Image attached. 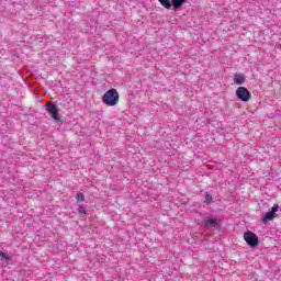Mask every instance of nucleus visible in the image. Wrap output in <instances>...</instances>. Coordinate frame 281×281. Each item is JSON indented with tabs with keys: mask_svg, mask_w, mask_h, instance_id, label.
<instances>
[{
	"mask_svg": "<svg viewBox=\"0 0 281 281\" xmlns=\"http://www.w3.org/2000/svg\"><path fill=\"white\" fill-rule=\"evenodd\" d=\"M244 239L247 241V245H249V247H258L259 241L257 234L247 232L244 234Z\"/></svg>",
	"mask_w": 281,
	"mask_h": 281,
	"instance_id": "obj_4",
	"label": "nucleus"
},
{
	"mask_svg": "<svg viewBox=\"0 0 281 281\" xmlns=\"http://www.w3.org/2000/svg\"><path fill=\"white\" fill-rule=\"evenodd\" d=\"M162 8L170 10L172 8V2L170 0H158Z\"/></svg>",
	"mask_w": 281,
	"mask_h": 281,
	"instance_id": "obj_9",
	"label": "nucleus"
},
{
	"mask_svg": "<svg viewBox=\"0 0 281 281\" xmlns=\"http://www.w3.org/2000/svg\"><path fill=\"white\" fill-rule=\"evenodd\" d=\"M78 212L79 214H87V209H85V206H79Z\"/></svg>",
	"mask_w": 281,
	"mask_h": 281,
	"instance_id": "obj_13",
	"label": "nucleus"
},
{
	"mask_svg": "<svg viewBox=\"0 0 281 281\" xmlns=\"http://www.w3.org/2000/svg\"><path fill=\"white\" fill-rule=\"evenodd\" d=\"M236 95L241 102H249L251 100V92L245 87L237 88Z\"/></svg>",
	"mask_w": 281,
	"mask_h": 281,
	"instance_id": "obj_2",
	"label": "nucleus"
},
{
	"mask_svg": "<svg viewBox=\"0 0 281 281\" xmlns=\"http://www.w3.org/2000/svg\"><path fill=\"white\" fill-rule=\"evenodd\" d=\"M46 111L50 117L56 122H60V114H58V106L52 102L46 103Z\"/></svg>",
	"mask_w": 281,
	"mask_h": 281,
	"instance_id": "obj_3",
	"label": "nucleus"
},
{
	"mask_svg": "<svg viewBox=\"0 0 281 281\" xmlns=\"http://www.w3.org/2000/svg\"><path fill=\"white\" fill-rule=\"evenodd\" d=\"M218 220H216V218H209V220H206V221H204V227L206 228V229H210V228H212V227H218Z\"/></svg>",
	"mask_w": 281,
	"mask_h": 281,
	"instance_id": "obj_6",
	"label": "nucleus"
},
{
	"mask_svg": "<svg viewBox=\"0 0 281 281\" xmlns=\"http://www.w3.org/2000/svg\"><path fill=\"white\" fill-rule=\"evenodd\" d=\"M234 82H235V85H245V75L235 74Z\"/></svg>",
	"mask_w": 281,
	"mask_h": 281,
	"instance_id": "obj_7",
	"label": "nucleus"
},
{
	"mask_svg": "<svg viewBox=\"0 0 281 281\" xmlns=\"http://www.w3.org/2000/svg\"><path fill=\"white\" fill-rule=\"evenodd\" d=\"M278 210H280V205L274 204L272 206V210L268 213H266V215L262 217V223L267 224L269 223V221H273V218H277V214L276 212H278Z\"/></svg>",
	"mask_w": 281,
	"mask_h": 281,
	"instance_id": "obj_5",
	"label": "nucleus"
},
{
	"mask_svg": "<svg viewBox=\"0 0 281 281\" xmlns=\"http://www.w3.org/2000/svg\"><path fill=\"white\" fill-rule=\"evenodd\" d=\"M0 257L3 258L4 260H10V256H8L5 252L0 250Z\"/></svg>",
	"mask_w": 281,
	"mask_h": 281,
	"instance_id": "obj_12",
	"label": "nucleus"
},
{
	"mask_svg": "<svg viewBox=\"0 0 281 281\" xmlns=\"http://www.w3.org/2000/svg\"><path fill=\"white\" fill-rule=\"evenodd\" d=\"M102 102L106 104V106H116L120 102V93L115 88H112L103 94Z\"/></svg>",
	"mask_w": 281,
	"mask_h": 281,
	"instance_id": "obj_1",
	"label": "nucleus"
},
{
	"mask_svg": "<svg viewBox=\"0 0 281 281\" xmlns=\"http://www.w3.org/2000/svg\"><path fill=\"white\" fill-rule=\"evenodd\" d=\"M204 203H206V205H210V203H212V194L210 193L205 194Z\"/></svg>",
	"mask_w": 281,
	"mask_h": 281,
	"instance_id": "obj_10",
	"label": "nucleus"
},
{
	"mask_svg": "<svg viewBox=\"0 0 281 281\" xmlns=\"http://www.w3.org/2000/svg\"><path fill=\"white\" fill-rule=\"evenodd\" d=\"M76 199L78 203H82V201H85V193H78Z\"/></svg>",
	"mask_w": 281,
	"mask_h": 281,
	"instance_id": "obj_11",
	"label": "nucleus"
},
{
	"mask_svg": "<svg viewBox=\"0 0 281 281\" xmlns=\"http://www.w3.org/2000/svg\"><path fill=\"white\" fill-rule=\"evenodd\" d=\"M188 0H171L173 10H179Z\"/></svg>",
	"mask_w": 281,
	"mask_h": 281,
	"instance_id": "obj_8",
	"label": "nucleus"
}]
</instances>
